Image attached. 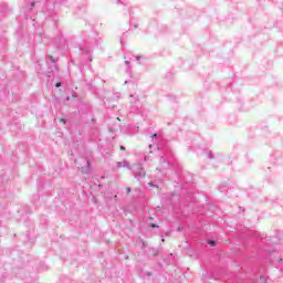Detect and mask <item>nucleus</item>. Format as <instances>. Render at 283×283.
<instances>
[{"label": "nucleus", "mask_w": 283, "mask_h": 283, "mask_svg": "<svg viewBox=\"0 0 283 283\" xmlns=\"http://www.w3.org/2000/svg\"><path fill=\"white\" fill-rule=\"evenodd\" d=\"M130 171H133L134 178L138 181L143 180V178L147 176V171L145 170V167H143V164L133 165Z\"/></svg>", "instance_id": "423d86ee"}, {"label": "nucleus", "mask_w": 283, "mask_h": 283, "mask_svg": "<svg viewBox=\"0 0 283 283\" xmlns=\"http://www.w3.org/2000/svg\"><path fill=\"white\" fill-rule=\"evenodd\" d=\"M207 244H209V247H217L218 245V241L213 240V239H208Z\"/></svg>", "instance_id": "ddd939ff"}, {"label": "nucleus", "mask_w": 283, "mask_h": 283, "mask_svg": "<svg viewBox=\"0 0 283 283\" xmlns=\"http://www.w3.org/2000/svg\"><path fill=\"white\" fill-rule=\"evenodd\" d=\"M117 3H123L124 6L127 4V0H116Z\"/></svg>", "instance_id": "6ab92c4d"}, {"label": "nucleus", "mask_w": 283, "mask_h": 283, "mask_svg": "<svg viewBox=\"0 0 283 283\" xmlns=\"http://www.w3.org/2000/svg\"><path fill=\"white\" fill-rule=\"evenodd\" d=\"M153 140L156 143V146L149 145V149H157L160 151L161 156L159 163L164 169H174L176 167V156L171 149V142L160 137L158 133L153 134Z\"/></svg>", "instance_id": "f257e3e1"}, {"label": "nucleus", "mask_w": 283, "mask_h": 283, "mask_svg": "<svg viewBox=\"0 0 283 283\" xmlns=\"http://www.w3.org/2000/svg\"><path fill=\"white\" fill-rule=\"evenodd\" d=\"M82 39L83 44L80 45V52L85 54L90 63H92V52H94L95 45L98 46V39L91 38L90 34H87V31H82Z\"/></svg>", "instance_id": "7ed1b4c3"}, {"label": "nucleus", "mask_w": 283, "mask_h": 283, "mask_svg": "<svg viewBox=\"0 0 283 283\" xmlns=\"http://www.w3.org/2000/svg\"><path fill=\"white\" fill-rule=\"evenodd\" d=\"M107 107H111V105L108 104ZM112 107H113V109H114V107H116V105L113 104Z\"/></svg>", "instance_id": "c85d7f7f"}, {"label": "nucleus", "mask_w": 283, "mask_h": 283, "mask_svg": "<svg viewBox=\"0 0 283 283\" xmlns=\"http://www.w3.org/2000/svg\"><path fill=\"white\" fill-rule=\"evenodd\" d=\"M227 189H228V187L224 186V185H221V186L219 187V191H221V193H224V191H227Z\"/></svg>", "instance_id": "2eb2a0df"}, {"label": "nucleus", "mask_w": 283, "mask_h": 283, "mask_svg": "<svg viewBox=\"0 0 283 283\" xmlns=\"http://www.w3.org/2000/svg\"><path fill=\"white\" fill-rule=\"evenodd\" d=\"M36 6V2H31V8H34Z\"/></svg>", "instance_id": "cd10ccee"}, {"label": "nucleus", "mask_w": 283, "mask_h": 283, "mask_svg": "<svg viewBox=\"0 0 283 283\" xmlns=\"http://www.w3.org/2000/svg\"><path fill=\"white\" fill-rule=\"evenodd\" d=\"M207 157L209 158V160H213V153L210 150V151L207 154Z\"/></svg>", "instance_id": "dca6fc26"}, {"label": "nucleus", "mask_w": 283, "mask_h": 283, "mask_svg": "<svg viewBox=\"0 0 283 283\" xmlns=\"http://www.w3.org/2000/svg\"><path fill=\"white\" fill-rule=\"evenodd\" d=\"M177 185H180L181 192H178V190H175L171 193L170 196L171 205H176V202H179L180 205H187V202H193V200H196V197L193 196V193L187 190V188L182 184V179H179V182H177Z\"/></svg>", "instance_id": "f03ea898"}, {"label": "nucleus", "mask_w": 283, "mask_h": 283, "mask_svg": "<svg viewBox=\"0 0 283 283\" xmlns=\"http://www.w3.org/2000/svg\"><path fill=\"white\" fill-rule=\"evenodd\" d=\"M120 151H125V146H119Z\"/></svg>", "instance_id": "bb28decb"}, {"label": "nucleus", "mask_w": 283, "mask_h": 283, "mask_svg": "<svg viewBox=\"0 0 283 283\" xmlns=\"http://www.w3.org/2000/svg\"><path fill=\"white\" fill-rule=\"evenodd\" d=\"M148 187H154L155 189H160V181H158V180L150 181V182H148Z\"/></svg>", "instance_id": "9b49d317"}, {"label": "nucleus", "mask_w": 283, "mask_h": 283, "mask_svg": "<svg viewBox=\"0 0 283 283\" xmlns=\"http://www.w3.org/2000/svg\"><path fill=\"white\" fill-rule=\"evenodd\" d=\"M261 282H266V279L264 276H260Z\"/></svg>", "instance_id": "393cba45"}, {"label": "nucleus", "mask_w": 283, "mask_h": 283, "mask_svg": "<svg viewBox=\"0 0 283 283\" xmlns=\"http://www.w3.org/2000/svg\"><path fill=\"white\" fill-rule=\"evenodd\" d=\"M161 242H165V239H161Z\"/></svg>", "instance_id": "f704fd0d"}, {"label": "nucleus", "mask_w": 283, "mask_h": 283, "mask_svg": "<svg viewBox=\"0 0 283 283\" xmlns=\"http://www.w3.org/2000/svg\"><path fill=\"white\" fill-rule=\"evenodd\" d=\"M39 195H33L32 201L35 202L36 200H39Z\"/></svg>", "instance_id": "412c9836"}, {"label": "nucleus", "mask_w": 283, "mask_h": 283, "mask_svg": "<svg viewBox=\"0 0 283 283\" xmlns=\"http://www.w3.org/2000/svg\"><path fill=\"white\" fill-rule=\"evenodd\" d=\"M23 209L25 213H32V209L30 207L25 206Z\"/></svg>", "instance_id": "f3484780"}, {"label": "nucleus", "mask_w": 283, "mask_h": 283, "mask_svg": "<svg viewBox=\"0 0 283 283\" xmlns=\"http://www.w3.org/2000/svg\"><path fill=\"white\" fill-rule=\"evenodd\" d=\"M55 87H63V82H56Z\"/></svg>", "instance_id": "aec40b11"}, {"label": "nucleus", "mask_w": 283, "mask_h": 283, "mask_svg": "<svg viewBox=\"0 0 283 283\" xmlns=\"http://www.w3.org/2000/svg\"><path fill=\"white\" fill-rule=\"evenodd\" d=\"M53 44L57 50H65L67 42L65 41V38H63V34H59L54 39Z\"/></svg>", "instance_id": "0eeeda50"}, {"label": "nucleus", "mask_w": 283, "mask_h": 283, "mask_svg": "<svg viewBox=\"0 0 283 283\" xmlns=\"http://www.w3.org/2000/svg\"><path fill=\"white\" fill-rule=\"evenodd\" d=\"M59 60L55 59L52 55H46L45 56V63L48 65V70H43V66L41 65V62H38L35 64V72H38V74H46V76L49 78H52V74H54V72H59V66H56V62Z\"/></svg>", "instance_id": "20e7f679"}, {"label": "nucleus", "mask_w": 283, "mask_h": 283, "mask_svg": "<svg viewBox=\"0 0 283 283\" xmlns=\"http://www.w3.org/2000/svg\"><path fill=\"white\" fill-rule=\"evenodd\" d=\"M61 123H63V124L65 125V123H67V119L62 118V119H61Z\"/></svg>", "instance_id": "a878e982"}, {"label": "nucleus", "mask_w": 283, "mask_h": 283, "mask_svg": "<svg viewBox=\"0 0 283 283\" xmlns=\"http://www.w3.org/2000/svg\"><path fill=\"white\" fill-rule=\"evenodd\" d=\"M149 227H150V229H158V224L157 223H150Z\"/></svg>", "instance_id": "a211bd4d"}, {"label": "nucleus", "mask_w": 283, "mask_h": 283, "mask_svg": "<svg viewBox=\"0 0 283 283\" xmlns=\"http://www.w3.org/2000/svg\"><path fill=\"white\" fill-rule=\"evenodd\" d=\"M130 103L135 109H138V98H134V95H130Z\"/></svg>", "instance_id": "f8f14e48"}, {"label": "nucleus", "mask_w": 283, "mask_h": 283, "mask_svg": "<svg viewBox=\"0 0 283 283\" xmlns=\"http://www.w3.org/2000/svg\"><path fill=\"white\" fill-rule=\"evenodd\" d=\"M126 191L127 193H132V188L130 187L126 188Z\"/></svg>", "instance_id": "b1692460"}, {"label": "nucleus", "mask_w": 283, "mask_h": 283, "mask_svg": "<svg viewBox=\"0 0 283 283\" xmlns=\"http://www.w3.org/2000/svg\"><path fill=\"white\" fill-rule=\"evenodd\" d=\"M124 59H125V65L127 66L126 74H132V65H129L130 62L129 60H127V55H125Z\"/></svg>", "instance_id": "9d476101"}, {"label": "nucleus", "mask_w": 283, "mask_h": 283, "mask_svg": "<svg viewBox=\"0 0 283 283\" xmlns=\"http://www.w3.org/2000/svg\"><path fill=\"white\" fill-rule=\"evenodd\" d=\"M85 166L80 168L82 174H90L92 171V161L90 159H84Z\"/></svg>", "instance_id": "6e6552de"}, {"label": "nucleus", "mask_w": 283, "mask_h": 283, "mask_svg": "<svg viewBox=\"0 0 283 283\" xmlns=\"http://www.w3.org/2000/svg\"><path fill=\"white\" fill-rule=\"evenodd\" d=\"M42 12L45 14L46 19L56 21V11L54 7V2H46L42 8Z\"/></svg>", "instance_id": "39448f33"}, {"label": "nucleus", "mask_w": 283, "mask_h": 283, "mask_svg": "<svg viewBox=\"0 0 283 283\" xmlns=\"http://www.w3.org/2000/svg\"><path fill=\"white\" fill-rule=\"evenodd\" d=\"M93 35H94V36H96V35H97V33H93Z\"/></svg>", "instance_id": "72a5a7b5"}, {"label": "nucleus", "mask_w": 283, "mask_h": 283, "mask_svg": "<svg viewBox=\"0 0 283 283\" xmlns=\"http://www.w3.org/2000/svg\"><path fill=\"white\" fill-rule=\"evenodd\" d=\"M92 123H96V118H92Z\"/></svg>", "instance_id": "c756f323"}, {"label": "nucleus", "mask_w": 283, "mask_h": 283, "mask_svg": "<svg viewBox=\"0 0 283 283\" xmlns=\"http://www.w3.org/2000/svg\"><path fill=\"white\" fill-rule=\"evenodd\" d=\"M143 247H145V242H143Z\"/></svg>", "instance_id": "c9c22d12"}, {"label": "nucleus", "mask_w": 283, "mask_h": 283, "mask_svg": "<svg viewBox=\"0 0 283 283\" xmlns=\"http://www.w3.org/2000/svg\"><path fill=\"white\" fill-rule=\"evenodd\" d=\"M122 167L132 170V165L126 159H124L123 161H117L116 163V169H122Z\"/></svg>", "instance_id": "1a4fd4ad"}, {"label": "nucleus", "mask_w": 283, "mask_h": 283, "mask_svg": "<svg viewBox=\"0 0 283 283\" xmlns=\"http://www.w3.org/2000/svg\"><path fill=\"white\" fill-rule=\"evenodd\" d=\"M136 60H137V61H140V56H136Z\"/></svg>", "instance_id": "2f4dec72"}, {"label": "nucleus", "mask_w": 283, "mask_h": 283, "mask_svg": "<svg viewBox=\"0 0 283 283\" xmlns=\"http://www.w3.org/2000/svg\"><path fill=\"white\" fill-rule=\"evenodd\" d=\"M134 28H135V29H136V28H138V24H137V23H135V24H134Z\"/></svg>", "instance_id": "7c9ffc66"}, {"label": "nucleus", "mask_w": 283, "mask_h": 283, "mask_svg": "<svg viewBox=\"0 0 283 283\" xmlns=\"http://www.w3.org/2000/svg\"><path fill=\"white\" fill-rule=\"evenodd\" d=\"M124 83H125V85H127V83H129V81H125Z\"/></svg>", "instance_id": "473e14b6"}, {"label": "nucleus", "mask_w": 283, "mask_h": 283, "mask_svg": "<svg viewBox=\"0 0 283 283\" xmlns=\"http://www.w3.org/2000/svg\"><path fill=\"white\" fill-rule=\"evenodd\" d=\"M144 160L147 163L149 160V156H144Z\"/></svg>", "instance_id": "5701e85b"}, {"label": "nucleus", "mask_w": 283, "mask_h": 283, "mask_svg": "<svg viewBox=\"0 0 283 283\" xmlns=\"http://www.w3.org/2000/svg\"><path fill=\"white\" fill-rule=\"evenodd\" d=\"M41 271H48V265H45V263H42Z\"/></svg>", "instance_id": "4be33fe9"}, {"label": "nucleus", "mask_w": 283, "mask_h": 283, "mask_svg": "<svg viewBox=\"0 0 283 283\" xmlns=\"http://www.w3.org/2000/svg\"><path fill=\"white\" fill-rule=\"evenodd\" d=\"M149 253H150V255H153V258H156V256H158V249L151 248V249H149Z\"/></svg>", "instance_id": "4468645a"}]
</instances>
